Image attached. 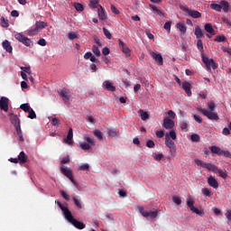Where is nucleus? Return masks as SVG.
I'll return each mask as SVG.
<instances>
[{"label": "nucleus", "mask_w": 231, "mask_h": 231, "mask_svg": "<svg viewBox=\"0 0 231 231\" xmlns=\"http://www.w3.org/2000/svg\"><path fill=\"white\" fill-rule=\"evenodd\" d=\"M56 204H58L59 208L63 212L65 219L71 223L75 228L78 229H84L86 228V225L83 222H80L79 220H76V218L73 217L71 211L69 209L68 206H62L60 202L55 201Z\"/></svg>", "instance_id": "f257e3e1"}, {"label": "nucleus", "mask_w": 231, "mask_h": 231, "mask_svg": "<svg viewBox=\"0 0 231 231\" xmlns=\"http://www.w3.org/2000/svg\"><path fill=\"white\" fill-rule=\"evenodd\" d=\"M195 162L198 166H200L201 168L206 169L207 171H213L215 174H218L220 178L226 180V172L217 168V166H216L215 164L210 162H204L203 161L200 160H196Z\"/></svg>", "instance_id": "f03ea898"}, {"label": "nucleus", "mask_w": 231, "mask_h": 231, "mask_svg": "<svg viewBox=\"0 0 231 231\" xmlns=\"http://www.w3.org/2000/svg\"><path fill=\"white\" fill-rule=\"evenodd\" d=\"M202 62L205 64L207 70L210 71L211 69H217V64L214 61L213 59H208L205 54H201Z\"/></svg>", "instance_id": "7ed1b4c3"}, {"label": "nucleus", "mask_w": 231, "mask_h": 231, "mask_svg": "<svg viewBox=\"0 0 231 231\" xmlns=\"http://www.w3.org/2000/svg\"><path fill=\"white\" fill-rule=\"evenodd\" d=\"M197 110H198V112L202 113L208 119H209L211 121H218L219 120V116L214 112H209L202 107H198Z\"/></svg>", "instance_id": "20e7f679"}, {"label": "nucleus", "mask_w": 231, "mask_h": 231, "mask_svg": "<svg viewBox=\"0 0 231 231\" xmlns=\"http://www.w3.org/2000/svg\"><path fill=\"white\" fill-rule=\"evenodd\" d=\"M60 171L62 174H64L69 180L70 182L73 183V185L79 189V185L78 184V182L74 180V177H73V173H72V171L70 169H66L64 168V166H61L60 167Z\"/></svg>", "instance_id": "39448f33"}, {"label": "nucleus", "mask_w": 231, "mask_h": 231, "mask_svg": "<svg viewBox=\"0 0 231 231\" xmlns=\"http://www.w3.org/2000/svg\"><path fill=\"white\" fill-rule=\"evenodd\" d=\"M138 210L140 214H142V216L144 217L145 218L151 217L153 219L158 217V210L147 211L145 210L143 206H139Z\"/></svg>", "instance_id": "423d86ee"}, {"label": "nucleus", "mask_w": 231, "mask_h": 231, "mask_svg": "<svg viewBox=\"0 0 231 231\" xmlns=\"http://www.w3.org/2000/svg\"><path fill=\"white\" fill-rule=\"evenodd\" d=\"M14 38L27 47L32 46V42L31 41V39H29L21 32L15 33Z\"/></svg>", "instance_id": "0eeeda50"}, {"label": "nucleus", "mask_w": 231, "mask_h": 231, "mask_svg": "<svg viewBox=\"0 0 231 231\" xmlns=\"http://www.w3.org/2000/svg\"><path fill=\"white\" fill-rule=\"evenodd\" d=\"M180 8L181 11L185 12L188 14L189 16H191L194 19H199L201 17V14L199 11L196 10H191L187 6L184 5H180Z\"/></svg>", "instance_id": "6e6552de"}, {"label": "nucleus", "mask_w": 231, "mask_h": 231, "mask_svg": "<svg viewBox=\"0 0 231 231\" xmlns=\"http://www.w3.org/2000/svg\"><path fill=\"white\" fill-rule=\"evenodd\" d=\"M165 144L170 149L171 154L176 153L177 148L174 141H172L168 134H166Z\"/></svg>", "instance_id": "1a4fd4ad"}, {"label": "nucleus", "mask_w": 231, "mask_h": 231, "mask_svg": "<svg viewBox=\"0 0 231 231\" xmlns=\"http://www.w3.org/2000/svg\"><path fill=\"white\" fill-rule=\"evenodd\" d=\"M0 108L4 112H8L9 110V98L5 97H2L0 98Z\"/></svg>", "instance_id": "9d476101"}, {"label": "nucleus", "mask_w": 231, "mask_h": 231, "mask_svg": "<svg viewBox=\"0 0 231 231\" xmlns=\"http://www.w3.org/2000/svg\"><path fill=\"white\" fill-rule=\"evenodd\" d=\"M59 95L63 99L64 102L69 101L71 97L70 91L66 88L59 90Z\"/></svg>", "instance_id": "9b49d317"}, {"label": "nucleus", "mask_w": 231, "mask_h": 231, "mask_svg": "<svg viewBox=\"0 0 231 231\" xmlns=\"http://www.w3.org/2000/svg\"><path fill=\"white\" fill-rule=\"evenodd\" d=\"M150 55L157 62L158 66H162L163 65V58H162V54H159V53L152 51L150 52Z\"/></svg>", "instance_id": "f8f14e48"}, {"label": "nucleus", "mask_w": 231, "mask_h": 231, "mask_svg": "<svg viewBox=\"0 0 231 231\" xmlns=\"http://www.w3.org/2000/svg\"><path fill=\"white\" fill-rule=\"evenodd\" d=\"M175 126V122L172 119L166 117L163 120L162 127L166 129H172Z\"/></svg>", "instance_id": "ddd939ff"}, {"label": "nucleus", "mask_w": 231, "mask_h": 231, "mask_svg": "<svg viewBox=\"0 0 231 231\" xmlns=\"http://www.w3.org/2000/svg\"><path fill=\"white\" fill-rule=\"evenodd\" d=\"M63 142L67 143L68 145H72L73 144V129L69 128L67 137L64 138Z\"/></svg>", "instance_id": "4468645a"}, {"label": "nucleus", "mask_w": 231, "mask_h": 231, "mask_svg": "<svg viewBox=\"0 0 231 231\" xmlns=\"http://www.w3.org/2000/svg\"><path fill=\"white\" fill-rule=\"evenodd\" d=\"M182 88L184 89L185 93L189 97L192 96L191 84L189 82L184 81L182 83Z\"/></svg>", "instance_id": "2eb2a0df"}, {"label": "nucleus", "mask_w": 231, "mask_h": 231, "mask_svg": "<svg viewBox=\"0 0 231 231\" xmlns=\"http://www.w3.org/2000/svg\"><path fill=\"white\" fill-rule=\"evenodd\" d=\"M207 182H208V185H209L214 189H217L219 187V182H217V180L212 177V175L209 178H208Z\"/></svg>", "instance_id": "dca6fc26"}, {"label": "nucleus", "mask_w": 231, "mask_h": 231, "mask_svg": "<svg viewBox=\"0 0 231 231\" xmlns=\"http://www.w3.org/2000/svg\"><path fill=\"white\" fill-rule=\"evenodd\" d=\"M18 161L20 164H25L28 162V156L26 155V153L22 151L19 155H18Z\"/></svg>", "instance_id": "f3484780"}, {"label": "nucleus", "mask_w": 231, "mask_h": 231, "mask_svg": "<svg viewBox=\"0 0 231 231\" xmlns=\"http://www.w3.org/2000/svg\"><path fill=\"white\" fill-rule=\"evenodd\" d=\"M9 120H11V124L14 126L21 125V120L17 117V116L14 115L13 113L9 114Z\"/></svg>", "instance_id": "a211bd4d"}, {"label": "nucleus", "mask_w": 231, "mask_h": 231, "mask_svg": "<svg viewBox=\"0 0 231 231\" xmlns=\"http://www.w3.org/2000/svg\"><path fill=\"white\" fill-rule=\"evenodd\" d=\"M2 45H3L4 50L7 53H12L13 52V47H12V45H11L9 41H7V40L4 41Z\"/></svg>", "instance_id": "6ab92c4d"}, {"label": "nucleus", "mask_w": 231, "mask_h": 231, "mask_svg": "<svg viewBox=\"0 0 231 231\" xmlns=\"http://www.w3.org/2000/svg\"><path fill=\"white\" fill-rule=\"evenodd\" d=\"M97 14L100 20L105 21L106 19V13L102 5H98Z\"/></svg>", "instance_id": "aec40b11"}, {"label": "nucleus", "mask_w": 231, "mask_h": 231, "mask_svg": "<svg viewBox=\"0 0 231 231\" xmlns=\"http://www.w3.org/2000/svg\"><path fill=\"white\" fill-rule=\"evenodd\" d=\"M195 35H196V38L199 40L204 38V32L203 31L199 28V26H197L196 29H195Z\"/></svg>", "instance_id": "412c9836"}, {"label": "nucleus", "mask_w": 231, "mask_h": 231, "mask_svg": "<svg viewBox=\"0 0 231 231\" xmlns=\"http://www.w3.org/2000/svg\"><path fill=\"white\" fill-rule=\"evenodd\" d=\"M104 86L107 91L115 92L116 90V87L107 80L104 82Z\"/></svg>", "instance_id": "4be33fe9"}, {"label": "nucleus", "mask_w": 231, "mask_h": 231, "mask_svg": "<svg viewBox=\"0 0 231 231\" xmlns=\"http://www.w3.org/2000/svg\"><path fill=\"white\" fill-rule=\"evenodd\" d=\"M204 29H205V31H206L208 33H209V34H211V35H215V31H214V29H213L211 23H206V24L204 25Z\"/></svg>", "instance_id": "5701e85b"}, {"label": "nucleus", "mask_w": 231, "mask_h": 231, "mask_svg": "<svg viewBox=\"0 0 231 231\" xmlns=\"http://www.w3.org/2000/svg\"><path fill=\"white\" fill-rule=\"evenodd\" d=\"M46 26H48V23L46 22L37 21L35 23V27H37L39 31L44 29Z\"/></svg>", "instance_id": "b1692460"}, {"label": "nucleus", "mask_w": 231, "mask_h": 231, "mask_svg": "<svg viewBox=\"0 0 231 231\" xmlns=\"http://www.w3.org/2000/svg\"><path fill=\"white\" fill-rule=\"evenodd\" d=\"M150 7L152 10V12H155V14H157L159 16H163L165 14L159 9L157 6L152 5V4H150Z\"/></svg>", "instance_id": "393cba45"}, {"label": "nucleus", "mask_w": 231, "mask_h": 231, "mask_svg": "<svg viewBox=\"0 0 231 231\" xmlns=\"http://www.w3.org/2000/svg\"><path fill=\"white\" fill-rule=\"evenodd\" d=\"M210 151L213 154H217V156H221L222 149L217 146H211Z\"/></svg>", "instance_id": "a878e982"}, {"label": "nucleus", "mask_w": 231, "mask_h": 231, "mask_svg": "<svg viewBox=\"0 0 231 231\" xmlns=\"http://www.w3.org/2000/svg\"><path fill=\"white\" fill-rule=\"evenodd\" d=\"M220 5L222 7V10H224V12L226 14L229 10V4L228 2L225 1V0H222L220 1Z\"/></svg>", "instance_id": "bb28decb"}, {"label": "nucleus", "mask_w": 231, "mask_h": 231, "mask_svg": "<svg viewBox=\"0 0 231 231\" xmlns=\"http://www.w3.org/2000/svg\"><path fill=\"white\" fill-rule=\"evenodd\" d=\"M107 134L112 138L120 136V133L116 129L108 130Z\"/></svg>", "instance_id": "cd10ccee"}, {"label": "nucleus", "mask_w": 231, "mask_h": 231, "mask_svg": "<svg viewBox=\"0 0 231 231\" xmlns=\"http://www.w3.org/2000/svg\"><path fill=\"white\" fill-rule=\"evenodd\" d=\"M39 32H40V30L37 29V27L35 26L34 28H32V29L28 30L27 34L29 36H35V35H38Z\"/></svg>", "instance_id": "c85d7f7f"}, {"label": "nucleus", "mask_w": 231, "mask_h": 231, "mask_svg": "<svg viewBox=\"0 0 231 231\" xmlns=\"http://www.w3.org/2000/svg\"><path fill=\"white\" fill-rule=\"evenodd\" d=\"M197 47H198V50L201 52V55L202 54L205 55L204 45L201 40H198Z\"/></svg>", "instance_id": "c756f323"}, {"label": "nucleus", "mask_w": 231, "mask_h": 231, "mask_svg": "<svg viewBox=\"0 0 231 231\" xmlns=\"http://www.w3.org/2000/svg\"><path fill=\"white\" fill-rule=\"evenodd\" d=\"M89 6L91 9H99V1L98 0H90Z\"/></svg>", "instance_id": "7c9ffc66"}, {"label": "nucleus", "mask_w": 231, "mask_h": 231, "mask_svg": "<svg viewBox=\"0 0 231 231\" xmlns=\"http://www.w3.org/2000/svg\"><path fill=\"white\" fill-rule=\"evenodd\" d=\"M177 28H179L183 34L187 32V26L183 23H177Z\"/></svg>", "instance_id": "2f4dec72"}, {"label": "nucleus", "mask_w": 231, "mask_h": 231, "mask_svg": "<svg viewBox=\"0 0 231 231\" xmlns=\"http://www.w3.org/2000/svg\"><path fill=\"white\" fill-rule=\"evenodd\" d=\"M79 147L83 151H89V150H91V146L88 143H86V142H83V143H79Z\"/></svg>", "instance_id": "473e14b6"}, {"label": "nucleus", "mask_w": 231, "mask_h": 231, "mask_svg": "<svg viewBox=\"0 0 231 231\" xmlns=\"http://www.w3.org/2000/svg\"><path fill=\"white\" fill-rule=\"evenodd\" d=\"M210 8L216 12H222V5L220 4H211Z\"/></svg>", "instance_id": "72a5a7b5"}, {"label": "nucleus", "mask_w": 231, "mask_h": 231, "mask_svg": "<svg viewBox=\"0 0 231 231\" xmlns=\"http://www.w3.org/2000/svg\"><path fill=\"white\" fill-rule=\"evenodd\" d=\"M193 214H198L200 217L205 216V212L203 210H199L198 208L194 207L193 208L190 209Z\"/></svg>", "instance_id": "f704fd0d"}, {"label": "nucleus", "mask_w": 231, "mask_h": 231, "mask_svg": "<svg viewBox=\"0 0 231 231\" xmlns=\"http://www.w3.org/2000/svg\"><path fill=\"white\" fill-rule=\"evenodd\" d=\"M20 109H22L24 113H28L32 108L29 104H23L20 106Z\"/></svg>", "instance_id": "c9c22d12"}, {"label": "nucleus", "mask_w": 231, "mask_h": 231, "mask_svg": "<svg viewBox=\"0 0 231 231\" xmlns=\"http://www.w3.org/2000/svg\"><path fill=\"white\" fill-rule=\"evenodd\" d=\"M68 39L69 41H74V40L78 39V32H68Z\"/></svg>", "instance_id": "e433bc0d"}, {"label": "nucleus", "mask_w": 231, "mask_h": 231, "mask_svg": "<svg viewBox=\"0 0 231 231\" xmlns=\"http://www.w3.org/2000/svg\"><path fill=\"white\" fill-rule=\"evenodd\" d=\"M140 116L143 121H146L147 119H149V114L147 112H144L143 109L140 110Z\"/></svg>", "instance_id": "4c0bfd02"}, {"label": "nucleus", "mask_w": 231, "mask_h": 231, "mask_svg": "<svg viewBox=\"0 0 231 231\" xmlns=\"http://www.w3.org/2000/svg\"><path fill=\"white\" fill-rule=\"evenodd\" d=\"M92 51L94 53V55H96L97 57H100L101 56V51L99 50V48L97 46H93L92 47Z\"/></svg>", "instance_id": "58836bf2"}, {"label": "nucleus", "mask_w": 231, "mask_h": 231, "mask_svg": "<svg viewBox=\"0 0 231 231\" xmlns=\"http://www.w3.org/2000/svg\"><path fill=\"white\" fill-rule=\"evenodd\" d=\"M94 135L99 140L102 141L103 140V134L101 131L99 130H95L94 131Z\"/></svg>", "instance_id": "ea45409f"}, {"label": "nucleus", "mask_w": 231, "mask_h": 231, "mask_svg": "<svg viewBox=\"0 0 231 231\" xmlns=\"http://www.w3.org/2000/svg\"><path fill=\"white\" fill-rule=\"evenodd\" d=\"M1 25L4 27V28H6L9 26V20H6V18L5 17H1Z\"/></svg>", "instance_id": "a19ab883"}, {"label": "nucleus", "mask_w": 231, "mask_h": 231, "mask_svg": "<svg viewBox=\"0 0 231 231\" xmlns=\"http://www.w3.org/2000/svg\"><path fill=\"white\" fill-rule=\"evenodd\" d=\"M27 113H29L28 118H30V119L37 118L36 112L32 108L30 111H28Z\"/></svg>", "instance_id": "79ce46f5"}, {"label": "nucleus", "mask_w": 231, "mask_h": 231, "mask_svg": "<svg viewBox=\"0 0 231 231\" xmlns=\"http://www.w3.org/2000/svg\"><path fill=\"white\" fill-rule=\"evenodd\" d=\"M199 140H200V138H199V135L198 134H192L190 135V141H191V142H196V143H198V142H199Z\"/></svg>", "instance_id": "37998d69"}, {"label": "nucleus", "mask_w": 231, "mask_h": 231, "mask_svg": "<svg viewBox=\"0 0 231 231\" xmlns=\"http://www.w3.org/2000/svg\"><path fill=\"white\" fill-rule=\"evenodd\" d=\"M74 7L76 9L77 12H83L84 11V6L82 5V4H74Z\"/></svg>", "instance_id": "c03bdc74"}, {"label": "nucleus", "mask_w": 231, "mask_h": 231, "mask_svg": "<svg viewBox=\"0 0 231 231\" xmlns=\"http://www.w3.org/2000/svg\"><path fill=\"white\" fill-rule=\"evenodd\" d=\"M226 40V37L225 35H217L215 39V42H223Z\"/></svg>", "instance_id": "a18cd8bd"}, {"label": "nucleus", "mask_w": 231, "mask_h": 231, "mask_svg": "<svg viewBox=\"0 0 231 231\" xmlns=\"http://www.w3.org/2000/svg\"><path fill=\"white\" fill-rule=\"evenodd\" d=\"M189 127V124L186 121H183L180 124V128L182 132H187V128Z\"/></svg>", "instance_id": "49530a36"}, {"label": "nucleus", "mask_w": 231, "mask_h": 231, "mask_svg": "<svg viewBox=\"0 0 231 231\" xmlns=\"http://www.w3.org/2000/svg\"><path fill=\"white\" fill-rule=\"evenodd\" d=\"M75 206L79 208V209H82V204L80 203V200H79L77 198H73Z\"/></svg>", "instance_id": "de8ad7c7"}, {"label": "nucleus", "mask_w": 231, "mask_h": 231, "mask_svg": "<svg viewBox=\"0 0 231 231\" xmlns=\"http://www.w3.org/2000/svg\"><path fill=\"white\" fill-rule=\"evenodd\" d=\"M168 137L172 141H175L177 139V134L175 133V131L171 130Z\"/></svg>", "instance_id": "09e8293b"}, {"label": "nucleus", "mask_w": 231, "mask_h": 231, "mask_svg": "<svg viewBox=\"0 0 231 231\" xmlns=\"http://www.w3.org/2000/svg\"><path fill=\"white\" fill-rule=\"evenodd\" d=\"M85 141L87 142V143H88V144L91 146H94L95 145V141H94V139L93 138H91V137H89V136H87V137H85Z\"/></svg>", "instance_id": "8fccbe9b"}, {"label": "nucleus", "mask_w": 231, "mask_h": 231, "mask_svg": "<svg viewBox=\"0 0 231 231\" xmlns=\"http://www.w3.org/2000/svg\"><path fill=\"white\" fill-rule=\"evenodd\" d=\"M60 195L63 199H65L67 201H69L70 200V196L69 194L66 193V191H63L61 189L60 191Z\"/></svg>", "instance_id": "3c124183"}, {"label": "nucleus", "mask_w": 231, "mask_h": 231, "mask_svg": "<svg viewBox=\"0 0 231 231\" xmlns=\"http://www.w3.org/2000/svg\"><path fill=\"white\" fill-rule=\"evenodd\" d=\"M202 194H203L205 197H208V198L211 197V192H210L209 189H207V188L202 189Z\"/></svg>", "instance_id": "603ef678"}, {"label": "nucleus", "mask_w": 231, "mask_h": 231, "mask_svg": "<svg viewBox=\"0 0 231 231\" xmlns=\"http://www.w3.org/2000/svg\"><path fill=\"white\" fill-rule=\"evenodd\" d=\"M220 156H225L226 158H230L231 159V153L229 152V151H221Z\"/></svg>", "instance_id": "864d4df0"}, {"label": "nucleus", "mask_w": 231, "mask_h": 231, "mask_svg": "<svg viewBox=\"0 0 231 231\" xmlns=\"http://www.w3.org/2000/svg\"><path fill=\"white\" fill-rule=\"evenodd\" d=\"M21 69L23 70V73H27L29 75L32 74L30 66L29 67H21Z\"/></svg>", "instance_id": "5fc2aeb1"}, {"label": "nucleus", "mask_w": 231, "mask_h": 231, "mask_svg": "<svg viewBox=\"0 0 231 231\" xmlns=\"http://www.w3.org/2000/svg\"><path fill=\"white\" fill-rule=\"evenodd\" d=\"M79 171H89V164L84 163L79 166Z\"/></svg>", "instance_id": "6e6d98bb"}, {"label": "nucleus", "mask_w": 231, "mask_h": 231, "mask_svg": "<svg viewBox=\"0 0 231 231\" xmlns=\"http://www.w3.org/2000/svg\"><path fill=\"white\" fill-rule=\"evenodd\" d=\"M172 200L176 205H180L181 204V199H180V197L177 196H173L172 197Z\"/></svg>", "instance_id": "4d7b16f0"}, {"label": "nucleus", "mask_w": 231, "mask_h": 231, "mask_svg": "<svg viewBox=\"0 0 231 231\" xmlns=\"http://www.w3.org/2000/svg\"><path fill=\"white\" fill-rule=\"evenodd\" d=\"M155 145L154 142L152 140H148V142H146V147L152 149L153 148Z\"/></svg>", "instance_id": "13d9d810"}, {"label": "nucleus", "mask_w": 231, "mask_h": 231, "mask_svg": "<svg viewBox=\"0 0 231 231\" xmlns=\"http://www.w3.org/2000/svg\"><path fill=\"white\" fill-rule=\"evenodd\" d=\"M104 31V34L106 35V37L108 39V40H111V32H109V31L104 27L103 29Z\"/></svg>", "instance_id": "bf43d9fd"}, {"label": "nucleus", "mask_w": 231, "mask_h": 231, "mask_svg": "<svg viewBox=\"0 0 231 231\" xmlns=\"http://www.w3.org/2000/svg\"><path fill=\"white\" fill-rule=\"evenodd\" d=\"M123 53L125 55H130L131 50L128 47H122Z\"/></svg>", "instance_id": "052dcab7"}, {"label": "nucleus", "mask_w": 231, "mask_h": 231, "mask_svg": "<svg viewBox=\"0 0 231 231\" xmlns=\"http://www.w3.org/2000/svg\"><path fill=\"white\" fill-rule=\"evenodd\" d=\"M171 23L170 21L166 22L164 24V29L167 30L169 32H171Z\"/></svg>", "instance_id": "680f3d73"}, {"label": "nucleus", "mask_w": 231, "mask_h": 231, "mask_svg": "<svg viewBox=\"0 0 231 231\" xmlns=\"http://www.w3.org/2000/svg\"><path fill=\"white\" fill-rule=\"evenodd\" d=\"M59 124H60V120H59L58 118H52V119H51V125H52L53 126H58Z\"/></svg>", "instance_id": "e2e57ef3"}, {"label": "nucleus", "mask_w": 231, "mask_h": 231, "mask_svg": "<svg viewBox=\"0 0 231 231\" xmlns=\"http://www.w3.org/2000/svg\"><path fill=\"white\" fill-rule=\"evenodd\" d=\"M110 52H111V51L107 47H104V49L102 51L103 55H105V56L109 55Z\"/></svg>", "instance_id": "0e129e2a"}, {"label": "nucleus", "mask_w": 231, "mask_h": 231, "mask_svg": "<svg viewBox=\"0 0 231 231\" xmlns=\"http://www.w3.org/2000/svg\"><path fill=\"white\" fill-rule=\"evenodd\" d=\"M193 119L199 124L203 123V119H201L199 116L193 115Z\"/></svg>", "instance_id": "69168bd1"}, {"label": "nucleus", "mask_w": 231, "mask_h": 231, "mask_svg": "<svg viewBox=\"0 0 231 231\" xmlns=\"http://www.w3.org/2000/svg\"><path fill=\"white\" fill-rule=\"evenodd\" d=\"M208 107H209L210 112L215 110V104L213 102L208 103Z\"/></svg>", "instance_id": "338daca9"}, {"label": "nucleus", "mask_w": 231, "mask_h": 231, "mask_svg": "<svg viewBox=\"0 0 231 231\" xmlns=\"http://www.w3.org/2000/svg\"><path fill=\"white\" fill-rule=\"evenodd\" d=\"M222 134H224L226 136L229 135L230 134V129L227 128V127L224 128V130H222Z\"/></svg>", "instance_id": "774afa93"}]
</instances>
